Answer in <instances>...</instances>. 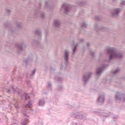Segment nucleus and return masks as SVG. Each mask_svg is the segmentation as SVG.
<instances>
[{
	"label": "nucleus",
	"mask_w": 125,
	"mask_h": 125,
	"mask_svg": "<svg viewBox=\"0 0 125 125\" xmlns=\"http://www.w3.org/2000/svg\"><path fill=\"white\" fill-rule=\"evenodd\" d=\"M65 60H67L68 59V52L67 51H66L65 53Z\"/></svg>",
	"instance_id": "f257e3e1"
},
{
	"label": "nucleus",
	"mask_w": 125,
	"mask_h": 125,
	"mask_svg": "<svg viewBox=\"0 0 125 125\" xmlns=\"http://www.w3.org/2000/svg\"><path fill=\"white\" fill-rule=\"evenodd\" d=\"M44 102L42 101H39V105H44Z\"/></svg>",
	"instance_id": "f03ea898"
},
{
	"label": "nucleus",
	"mask_w": 125,
	"mask_h": 125,
	"mask_svg": "<svg viewBox=\"0 0 125 125\" xmlns=\"http://www.w3.org/2000/svg\"><path fill=\"white\" fill-rule=\"evenodd\" d=\"M31 106V102H30L26 106V107H30Z\"/></svg>",
	"instance_id": "7ed1b4c3"
},
{
	"label": "nucleus",
	"mask_w": 125,
	"mask_h": 125,
	"mask_svg": "<svg viewBox=\"0 0 125 125\" xmlns=\"http://www.w3.org/2000/svg\"><path fill=\"white\" fill-rule=\"evenodd\" d=\"M97 73L98 74H99L101 73V69H98L97 71Z\"/></svg>",
	"instance_id": "20e7f679"
},
{
	"label": "nucleus",
	"mask_w": 125,
	"mask_h": 125,
	"mask_svg": "<svg viewBox=\"0 0 125 125\" xmlns=\"http://www.w3.org/2000/svg\"><path fill=\"white\" fill-rule=\"evenodd\" d=\"M108 52H110L112 53L113 52V50L112 48H110L109 49V50L108 51Z\"/></svg>",
	"instance_id": "39448f33"
},
{
	"label": "nucleus",
	"mask_w": 125,
	"mask_h": 125,
	"mask_svg": "<svg viewBox=\"0 0 125 125\" xmlns=\"http://www.w3.org/2000/svg\"><path fill=\"white\" fill-rule=\"evenodd\" d=\"M120 10L119 9H117L115 10V13L117 14L120 11Z\"/></svg>",
	"instance_id": "423d86ee"
},
{
	"label": "nucleus",
	"mask_w": 125,
	"mask_h": 125,
	"mask_svg": "<svg viewBox=\"0 0 125 125\" xmlns=\"http://www.w3.org/2000/svg\"><path fill=\"white\" fill-rule=\"evenodd\" d=\"M115 55L114 54H112L110 55V59H112L113 57L115 56Z\"/></svg>",
	"instance_id": "0eeeda50"
},
{
	"label": "nucleus",
	"mask_w": 125,
	"mask_h": 125,
	"mask_svg": "<svg viewBox=\"0 0 125 125\" xmlns=\"http://www.w3.org/2000/svg\"><path fill=\"white\" fill-rule=\"evenodd\" d=\"M76 46H75L74 48V49L73 50V52H75V49L76 48Z\"/></svg>",
	"instance_id": "6e6552de"
},
{
	"label": "nucleus",
	"mask_w": 125,
	"mask_h": 125,
	"mask_svg": "<svg viewBox=\"0 0 125 125\" xmlns=\"http://www.w3.org/2000/svg\"><path fill=\"white\" fill-rule=\"evenodd\" d=\"M27 97L28 98H29V96L27 95H26V96L25 97V99H27Z\"/></svg>",
	"instance_id": "1a4fd4ad"
},
{
	"label": "nucleus",
	"mask_w": 125,
	"mask_h": 125,
	"mask_svg": "<svg viewBox=\"0 0 125 125\" xmlns=\"http://www.w3.org/2000/svg\"><path fill=\"white\" fill-rule=\"evenodd\" d=\"M118 71H119V70H118L117 71H115V73H116Z\"/></svg>",
	"instance_id": "9d476101"
},
{
	"label": "nucleus",
	"mask_w": 125,
	"mask_h": 125,
	"mask_svg": "<svg viewBox=\"0 0 125 125\" xmlns=\"http://www.w3.org/2000/svg\"><path fill=\"white\" fill-rule=\"evenodd\" d=\"M101 99V98L100 97H99V99H98V100L99 101L100 99Z\"/></svg>",
	"instance_id": "9b49d317"
},
{
	"label": "nucleus",
	"mask_w": 125,
	"mask_h": 125,
	"mask_svg": "<svg viewBox=\"0 0 125 125\" xmlns=\"http://www.w3.org/2000/svg\"><path fill=\"white\" fill-rule=\"evenodd\" d=\"M35 72V71L34 70V71H33V74L34 73V72Z\"/></svg>",
	"instance_id": "f8f14e48"
},
{
	"label": "nucleus",
	"mask_w": 125,
	"mask_h": 125,
	"mask_svg": "<svg viewBox=\"0 0 125 125\" xmlns=\"http://www.w3.org/2000/svg\"><path fill=\"white\" fill-rule=\"evenodd\" d=\"M63 7V6H62V7Z\"/></svg>",
	"instance_id": "ddd939ff"
},
{
	"label": "nucleus",
	"mask_w": 125,
	"mask_h": 125,
	"mask_svg": "<svg viewBox=\"0 0 125 125\" xmlns=\"http://www.w3.org/2000/svg\"><path fill=\"white\" fill-rule=\"evenodd\" d=\"M56 24V22H55V23H54V24H55H55Z\"/></svg>",
	"instance_id": "4468645a"
}]
</instances>
